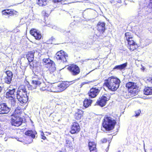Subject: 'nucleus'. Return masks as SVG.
Returning <instances> with one entry per match:
<instances>
[{
  "label": "nucleus",
  "mask_w": 152,
  "mask_h": 152,
  "mask_svg": "<svg viewBox=\"0 0 152 152\" xmlns=\"http://www.w3.org/2000/svg\"><path fill=\"white\" fill-rule=\"evenodd\" d=\"M110 97L107 94H104L97 101V104L102 107L105 106L107 102L110 99Z\"/></svg>",
  "instance_id": "1a4fd4ad"
},
{
  "label": "nucleus",
  "mask_w": 152,
  "mask_h": 152,
  "mask_svg": "<svg viewBox=\"0 0 152 152\" xmlns=\"http://www.w3.org/2000/svg\"><path fill=\"white\" fill-rule=\"evenodd\" d=\"M144 93L146 95H149L152 94V87H147L145 88Z\"/></svg>",
  "instance_id": "393cba45"
},
{
  "label": "nucleus",
  "mask_w": 152,
  "mask_h": 152,
  "mask_svg": "<svg viewBox=\"0 0 152 152\" xmlns=\"http://www.w3.org/2000/svg\"><path fill=\"white\" fill-rule=\"evenodd\" d=\"M54 88L53 86L52 87V88Z\"/></svg>",
  "instance_id": "5fc2aeb1"
},
{
  "label": "nucleus",
  "mask_w": 152,
  "mask_h": 152,
  "mask_svg": "<svg viewBox=\"0 0 152 152\" xmlns=\"http://www.w3.org/2000/svg\"><path fill=\"white\" fill-rule=\"evenodd\" d=\"M9 11V10H3L2 11V15H10V13L9 12H7Z\"/></svg>",
  "instance_id": "72a5a7b5"
},
{
  "label": "nucleus",
  "mask_w": 152,
  "mask_h": 152,
  "mask_svg": "<svg viewBox=\"0 0 152 152\" xmlns=\"http://www.w3.org/2000/svg\"><path fill=\"white\" fill-rule=\"evenodd\" d=\"M126 40L127 41L128 44V47L131 51H133L137 48V45L134 40L133 38L129 39Z\"/></svg>",
  "instance_id": "ddd939ff"
},
{
  "label": "nucleus",
  "mask_w": 152,
  "mask_h": 152,
  "mask_svg": "<svg viewBox=\"0 0 152 152\" xmlns=\"http://www.w3.org/2000/svg\"><path fill=\"white\" fill-rule=\"evenodd\" d=\"M88 146L90 152H96V143L95 142L90 141L88 142Z\"/></svg>",
  "instance_id": "4be33fe9"
},
{
  "label": "nucleus",
  "mask_w": 152,
  "mask_h": 152,
  "mask_svg": "<svg viewBox=\"0 0 152 152\" xmlns=\"http://www.w3.org/2000/svg\"><path fill=\"white\" fill-rule=\"evenodd\" d=\"M92 101L90 99H86L83 101V105L84 107L87 108L91 105Z\"/></svg>",
  "instance_id": "a878e982"
},
{
  "label": "nucleus",
  "mask_w": 152,
  "mask_h": 152,
  "mask_svg": "<svg viewBox=\"0 0 152 152\" xmlns=\"http://www.w3.org/2000/svg\"><path fill=\"white\" fill-rule=\"evenodd\" d=\"M0 134H2V132H1V133H0Z\"/></svg>",
  "instance_id": "4d7b16f0"
},
{
  "label": "nucleus",
  "mask_w": 152,
  "mask_h": 152,
  "mask_svg": "<svg viewBox=\"0 0 152 152\" xmlns=\"http://www.w3.org/2000/svg\"><path fill=\"white\" fill-rule=\"evenodd\" d=\"M66 147H67L69 148L72 146V143H71V142L69 140H66Z\"/></svg>",
  "instance_id": "f704fd0d"
},
{
  "label": "nucleus",
  "mask_w": 152,
  "mask_h": 152,
  "mask_svg": "<svg viewBox=\"0 0 152 152\" xmlns=\"http://www.w3.org/2000/svg\"><path fill=\"white\" fill-rule=\"evenodd\" d=\"M17 99L21 104L26 103L28 101L26 88L24 86H20L16 92Z\"/></svg>",
  "instance_id": "f03ea898"
},
{
  "label": "nucleus",
  "mask_w": 152,
  "mask_h": 152,
  "mask_svg": "<svg viewBox=\"0 0 152 152\" xmlns=\"http://www.w3.org/2000/svg\"><path fill=\"white\" fill-rule=\"evenodd\" d=\"M16 139L18 140L20 142H23L22 139L19 138L18 137H16Z\"/></svg>",
  "instance_id": "79ce46f5"
},
{
  "label": "nucleus",
  "mask_w": 152,
  "mask_h": 152,
  "mask_svg": "<svg viewBox=\"0 0 152 152\" xmlns=\"http://www.w3.org/2000/svg\"><path fill=\"white\" fill-rule=\"evenodd\" d=\"M6 136H7V137L9 138H13L15 137H13V136H9L8 135H7Z\"/></svg>",
  "instance_id": "37998d69"
},
{
  "label": "nucleus",
  "mask_w": 152,
  "mask_h": 152,
  "mask_svg": "<svg viewBox=\"0 0 152 152\" xmlns=\"http://www.w3.org/2000/svg\"><path fill=\"white\" fill-rule=\"evenodd\" d=\"M143 147H144V150H145V152H146L145 149V145L144 143Z\"/></svg>",
  "instance_id": "8fccbe9b"
},
{
  "label": "nucleus",
  "mask_w": 152,
  "mask_h": 152,
  "mask_svg": "<svg viewBox=\"0 0 152 152\" xmlns=\"http://www.w3.org/2000/svg\"><path fill=\"white\" fill-rule=\"evenodd\" d=\"M29 64L31 66V67L32 68H34L38 66L37 65V64L36 62L32 61V62H29Z\"/></svg>",
  "instance_id": "7c9ffc66"
},
{
  "label": "nucleus",
  "mask_w": 152,
  "mask_h": 152,
  "mask_svg": "<svg viewBox=\"0 0 152 152\" xmlns=\"http://www.w3.org/2000/svg\"><path fill=\"white\" fill-rule=\"evenodd\" d=\"M83 113V111L81 110V112L80 113H76L75 114V118L77 120H79L82 116V114Z\"/></svg>",
  "instance_id": "cd10ccee"
},
{
  "label": "nucleus",
  "mask_w": 152,
  "mask_h": 152,
  "mask_svg": "<svg viewBox=\"0 0 152 152\" xmlns=\"http://www.w3.org/2000/svg\"><path fill=\"white\" fill-rule=\"evenodd\" d=\"M127 63H125L122 64L115 66L113 68V69H118L121 70L125 69L127 66Z\"/></svg>",
  "instance_id": "b1692460"
},
{
  "label": "nucleus",
  "mask_w": 152,
  "mask_h": 152,
  "mask_svg": "<svg viewBox=\"0 0 152 152\" xmlns=\"http://www.w3.org/2000/svg\"><path fill=\"white\" fill-rule=\"evenodd\" d=\"M15 91V88H12L10 87L8 88L6 92V95L8 96L12 97V96L13 95Z\"/></svg>",
  "instance_id": "5701e85b"
},
{
  "label": "nucleus",
  "mask_w": 152,
  "mask_h": 152,
  "mask_svg": "<svg viewBox=\"0 0 152 152\" xmlns=\"http://www.w3.org/2000/svg\"><path fill=\"white\" fill-rule=\"evenodd\" d=\"M149 5L151 7H152V0H149Z\"/></svg>",
  "instance_id": "a19ab883"
},
{
  "label": "nucleus",
  "mask_w": 152,
  "mask_h": 152,
  "mask_svg": "<svg viewBox=\"0 0 152 152\" xmlns=\"http://www.w3.org/2000/svg\"><path fill=\"white\" fill-rule=\"evenodd\" d=\"M37 3L40 6H44L46 5L48 2V0H37Z\"/></svg>",
  "instance_id": "bb28decb"
},
{
  "label": "nucleus",
  "mask_w": 152,
  "mask_h": 152,
  "mask_svg": "<svg viewBox=\"0 0 152 152\" xmlns=\"http://www.w3.org/2000/svg\"><path fill=\"white\" fill-rule=\"evenodd\" d=\"M2 90V88L0 86V93L1 92Z\"/></svg>",
  "instance_id": "09e8293b"
},
{
  "label": "nucleus",
  "mask_w": 152,
  "mask_h": 152,
  "mask_svg": "<svg viewBox=\"0 0 152 152\" xmlns=\"http://www.w3.org/2000/svg\"><path fill=\"white\" fill-rule=\"evenodd\" d=\"M141 70L144 71L145 69V68H144L143 66H142V68H141Z\"/></svg>",
  "instance_id": "de8ad7c7"
},
{
  "label": "nucleus",
  "mask_w": 152,
  "mask_h": 152,
  "mask_svg": "<svg viewBox=\"0 0 152 152\" xmlns=\"http://www.w3.org/2000/svg\"><path fill=\"white\" fill-rule=\"evenodd\" d=\"M80 130V126L78 123L76 122L73 123L72 125L70 132L72 134H77Z\"/></svg>",
  "instance_id": "4468645a"
},
{
  "label": "nucleus",
  "mask_w": 152,
  "mask_h": 152,
  "mask_svg": "<svg viewBox=\"0 0 152 152\" xmlns=\"http://www.w3.org/2000/svg\"><path fill=\"white\" fill-rule=\"evenodd\" d=\"M8 138L7 137V136H6V137L4 138V140L5 141H7Z\"/></svg>",
  "instance_id": "a18cd8bd"
},
{
  "label": "nucleus",
  "mask_w": 152,
  "mask_h": 152,
  "mask_svg": "<svg viewBox=\"0 0 152 152\" xmlns=\"http://www.w3.org/2000/svg\"><path fill=\"white\" fill-rule=\"evenodd\" d=\"M42 63L46 67L48 68L51 73H53L56 70L55 64L54 62L49 58H44L42 60Z\"/></svg>",
  "instance_id": "39448f33"
},
{
  "label": "nucleus",
  "mask_w": 152,
  "mask_h": 152,
  "mask_svg": "<svg viewBox=\"0 0 152 152\" xmlns=\"http://www.w3.org/2000/svg\"><path fill=\"white\" fill-rule=\"evenodd\" d=\"M101 141L102 143H104L107 141V140L106 138H104L101 140Z\"/></svg>",
  "instance_id": "e433bc0d"
},
{
  "label": "nucleus",
  "mask_w": 152,
  "mask_h": 152,
  "mask_svg": "<svg viewBox=\"0 0 152 152\" xmlns=\"http://www.w3.org/2000/svg\"><path fill=\"white\" fill-rule=\"evenodd\" d=\"M126 87L128 88L129 91H130V92L132 93L135 91L134 89H135L137 87L136 83L133 82H129L126 84Z\"/></svg>",
  "instance_id": "dca6fc26"
},
{
  "label": "nucleus",
  "mask_w": 152,
  "mask_h": 152,
  "mask_svg": "<svg viewBox=\"0 0 152 152\" xmlns=\"http://www.w3.org/2000/svg\"><path fill=\"white\" fill-rule=\"evenodd\" d=\"M104 120L102 125L106 130L110 131L113 129L116 123L115 120L109 116L105 117Z\"/></svg>",
  "instance_id": "7ed1b4c3"
},
{
  "label": "nucleus",
  "mask_w": 152,
  "mask_h": 152,
  "mask_svg": "<svg viewBox=\"0 0 152 152\" xmlns=\"http://www.w3.org/2000/svg\"><path fill=\"white\" fill-rule=\"evenodd\" d=\"M126 39H129L132 38V36L131 33L126 32L125 34Z\"/></svg>",
  "instance_id": "c756f323"
},
{
  "label": "nucleus",
  "mask_w": 152,
  "mask_h": 152,
  "mask_svg": "<svg viewBox=\"0 0 152 152\" xmlns=\"http://www.w3.org/2000/svg\"><path fill=\"white\" fill-rule=\"evenodd\" d=\"M42 77V76L40 77L37 75L33 77L31 83V89L36 88L38 86L41 87V85H45Z\"/></svg>",
  "instance_id": "20e7f679"
},
{
  "label": "nucleus",
  "mask_w": 152,
  "mask_h": 152,
  "mask_svg": "<svg viewBox=\"0 0 152 152\" xmlns=\"http://www.w3.org/2000/svg\"><path fill=\"white\" fill-rule=\"evenodd\" d=\"M118 152H121V151H119Z\"/></svg>",
  "instance_id": "6e6d98bb"
},
{
  "label": "nucleus",
  "mask_w": 152,
  "mask_h": 152,
  "mask_svg": "<svg viewBox=\"0 0 152 152\" xmlns=\"http://www.w3.org/2000/svg\"><path fill=\"white\" fill-rule=\"evenodd\" d=\"M140 113H141V111L140 110H138L137 111H136L135 112V114H135V116L136 117H137L139 115Z\"/></svg>",
  "instance_id": "c9c22d12"
},
{
  "label": "nucleus",
  "mask_w": 152,
  "mask_h": 152,
  "mask_svg": "<svg viewBox=\"0 0 152 152\" xmlns=\"http://www.w3.org/2000/svg\"><path fill=\"white\" fill-rule=\"evenodd\" d=\"M37 132L35 131H33L32 130H28L25 132V134L26 135L30 136L31 138H30V141L28 142L29 143H31L33 141L32 138H34L35 137V134Z\"/></svg>",
  "instance_id": "6ab92c4d"
},
{
  "label": "nucleus",
  "mask_w": 152,
  "mask_h": 152,
  "mask_svg": "<svg viewBox=\"0 0 152 152\" xmlns=\"http://www.w3.org/2000/svg\"><path fill=\"white\" fill-rule=\"evenodd\" d=\"M58 152H62L61 151H58Z\"/></svg>",
  "instance_id": "864d4df0"
},
{
  "label": "nucleus",
  "mask_w": 152,
  "mask_h": 152,
  "mask_svg": "<svg viewBox=\"0 0 152 152\" xmlns=\"http://www.w3.org/2000/svg\"><path fill=\"white\" fill-rule=\"evenodd\" d=\"M105 23L103 22L99 21L97 24L96 29L99 33L96 35L98 37H103V34L106 30Z\"/></svg>",
  "instance_id": "0eeeda50"
},
{
  "label": "nucleus",
  "mask_w": 152,
  "mask_h": 152,
  "mask_svg": "<svg viewBox=\"0 0 152 152\" xmlns=\"http://www.w3.org/2000/svg\"><path fill=\"white\" fill-rule=\"evenodd\" d=\"M52 28L54 29H57V30H58L59 29V28L57 26H52Z\"/></svg>",
  "instance_id": "ea45409f"
},
{
  "label": "nucleus",
  "mask_w": 152,
  "mask_h": 152,
  "mask_svg": "<svg viewBox=\"0 0 152 152\" xmlns=\"http://www.w3.org/2000/svg\"><path fill=\"white\" fill-rule=\"evenodd\" d=\"M55 39V38H53V37H52L50 39V40H51L52 41H53Z\"/></svg>",
  "instance_id": "49530a36"
},
{
  "label": "nucleus",
  "mask_w": 152,
  "mask_h": 152,
  "mask_svg": "<svg viewBox=\"0 0 152 152\" xmlns=\"http://www.w3.org/2000/svg\"><path fill=\"white\" fill-rule=\"evenodd\" d=\"M12 31L14 33H17L18 32H19L20 30L18 29H15L13 30Z\"/></svg>",
  "instance_id": "4c0bfd02"
},
{
  "label": "nucleus",
  "mask_w": 152,
  "mask_h": 152,
  "mask_svg": "<svg viewBox=\"0 0 152 152\" xmlns=\"http://www.w3.org/2000/svg\"><path fill=\"white\" fill-rule=\"evenodd\" d=\"M53 1L55 3L60 2H61L62 1H64L65 0H53Z\"/></svg>",
  "instance_id": "58836bf2"
},
{
  "label": "nucleus",
  "mask_w": 152,
  "mask_h": 152,
  "mask_svg": "<svg viewBox=\"0 0 152 152\" xmlns=\"http://www.w3.org/2000/svg\"><path fill=\"white\" fill-rule=\"evenodd\" d=\"M146 11L144 9H142L138 11V14L137 17L138 19L145 17L146 15L148 14V12Z\"/></svg>",
  "instance_id": "aec40b11"
},
{
  "label": "nucleus",
  "mask_w": 152,
  "mask_h": 152,
  "mask_svg": "<svg viewBox=\"0 0 152 152\" xmlns=\"http://www.w3.org/2000/svg\"><path fill=\"white\" fill-rule=\"evenodd\" d=\"M37 53V50H32L29 52L26 55V57L29 62L33 61L34 59V54Z\"/></svg>",
  "instance_id": "412c9836"
},
{
  "label": "nucleus",
  "mask_w": 152,
  "mask_h": 152,
  "mask_svg": "<svg viewBox=\"0 0 152 152\" xmlns=\"http://www.w3.org/2000/svg\"><path fill=\"white\" fill-rule=\"evenodd\" d=\"M67 69L73 75H76L80 72V69L79 67L75 65H72L69 66Z\"/></svg>",
  "instance_id": "9d476101"
},
{
  "label": "nucleus",
  "mask_w": 152,
  "mask_h": 152,
  "mask_svg": "<svg viewBox=\"0 0 152 152\" xmlns=\"http://www.w3.org/2000/svg\"><path fill=\"white\" fill-rule=\"evenodd\" d=\"M150 81L152 83V78L151 79Z\"/></svg>",
  "instance_id": "603ef678"
},
{
  "label": "nucleus",
  "mask_w": 152,
  "mask_h": 152,
  "mask_svg": "<svg viewBox=\"0 0 152 152\" xmlns=\"http://www.w3.org/2000/svg\"><path fill=\"white\" fill-rule=\"evenodd\" d=\"M5 82L8 84L11 83L12 80V78L6 76L4 79Z\"/></svg>",
  "instance_id": "c85d7f7f"
},
{
  "label": "nucleus",
  "mask_w": 152,
  "mask_h": 152,
  "mask_svg": "<svg viewBox=\"0 0 152 152\" xmlns=\"http://www.w3.org/2000/svg\"><path fill=\"white\" fill-rule=\"evenodd\" d=\"M120 83L121 81L119 79L111 77L105 81L104 84L108 89L115 91L119 88Z\"/></svg>",
  "instance_id": "f257e3e1"
},
{
  "label": "nucleus",
  "mask_w": 152,
  "mask_h": 152,
  "mask_svg": "<svg viewBox=\"0 0 152 152\" xmlns=\"http://www.w3.org/2000/svg\"><path fill=\"white\" fill-rule=\"evenodd\" d=\"M100 90L96 88H93L91 89L89 92L88 93L89 96L91 98L96 97L98 94Z\"/></svg>",
  "instance_id": "2eb2a0df"
},
{
  "label": "nucleus",
  "mask_w": 152,
  "mask_h": 152,
  "mask_svg": "<svg viewBox=\"0 0 152 152\" xmlns=\"http://www.w3.org/2000/svg\"><path fill=\"white\" fill-rule=\"evenodd\" d=\"M7 76L6 77L12 78L13 74L12 72L10 71H7L5 72Z\"/></svg>",
  "instance_id": "2f4dec72"
},
{
  "label": "nucleus",
  "mask_w": 152,
  "mask_h": 152,
  "mask_svg": "<svg viewBox=\"0 0 152 152\" xmlns=\"http://www.w3.org/2000/svg\"><path fill=\"white\" fill-rule=\"evenodd\" d=\"M42 87L40 88V90L42 91H45L47 90V91H51V90H52V89L49 90L48 89V88H47V86H46L45 85H41V87H42Z\"/></svg>",
  "instance_id": "473e14b6"
},
{
  "label": "nucleus",
  "mask_w": 152,
  "mask_h": 152,
  "mask_svg": "<svg viewBox=\"0 0 152 152\" xmlns=\"http://www.w3.org/2000/svg\"><path fill=\"white\" fill-rule=\"evenodd\" d=\"M10 110V108L6 103H2L0 104V114H7Z\"/></svg>",
  "instance_id": "f8f14e48"
},
{
  "label": "nucleus",
  "mask_w": 152,
  "mask_h": 152,
  "mask_svg": "<svg viewBox=\"0 0 152 152\" xmlns=\"http://www.w3.org/2000/svg\"><path fill=\"white\" fill-rule=\"evenodd\" d=\"M11 99H10L9 100V103L11 105V107H13L15 109L16 108L15 110V112L16 113H18L17 112V110H19V109L18 107H17V100H16L15 99L13 98V97H12Z\"/></svg>",
  "instance_id": "a211bd4d"
},
{
  "label": "nucleus",
  "mask_w": 152,
  "mask_h": 152,
  "mask_svg": "<svg viewBox=\"0 0 152 152\" xmlns=\"http://www.w3.org/2000/svg\"><path fill=\"white\" fill-rule=\"evenodd\" d=\"M30 34L33 36L36 39L39 40L42 37L41 34L40 33L39 31L36 29H33L30 31Z\"/></svg>",
  "instance_id": "f3484780"
},
{
  "label": "nucleus",
  "mask_w": 152,
  "mask_h": 152,
  "mask_svg": "<svg viewBox=\"0 0 152 152\" xmlns=\"http://www.w3.org/2000/svg\"><path fill=\"white\" fill-rule=\"evenodd\" d=\"M41 138L44 140L46 139V137L44 136H42Z\"/></svg>",
  "instance_id": "c03bdc74"
},
{
  "label": "nucleus",
  "mask_w": 152,
  "mask_h": 152,
  "mask_svg": "<svg viewBox=\"0 0 152 152\" xmlns=\"http://www.w3.org/2000/svg\"><path fill=\"white\" fill-rule=\"evenodd\" d=\"M54 58L60 62L66 64L68 60V56L66 53L62 50H61L57 53Z\"/></svg>",
  "instance_id": "423d86ee"
},
{
  "label": "nucleus",
  "mask_w": 152,
  "mask_h": 152,
  "mask_svg": "<svg viewBox=\"0 0 152 152\" xmlns=\"http://www.w3.org/2000/svg\"><path fill=\"white\" fill-rule=\"evenodd\" d=\"M44 134L43 133V132H42L41 134V137H42V136H44Z\"/></svg>",
  "instance_id": "3c124183"
},
{
  "label": "nucleus",
  "mask_w": 152,
  "mask_h": 152,
  "mask_svg": "<svg viewBox=\"0 0 152 152\" xmlns=\"http://www.w3.org/2000/svg\"><path fill=\"white\" fill-rule=\"evenodd\" d=\"M22 119L18 115H14L12 116L11 123L12 126H18L22 124Z\"/></svg>",
  "instance_id": "6e6552de"
},
{
  "label": "nucleus",
  "mask_w": 152,
  "mask_h": 152,
  "mask_svg": "<svg viewBox=\"0 0 152 152\" xmlns=\"http://www.w3.org/2000/svg\"><path fill=\"white\" fill-rule=\"evenodd\" d=\"M69 86L68 84L66 82L61 83L58 85L56 88L55 91L51 90V91L53 92H61L64 90Z\"/></svg>",
  "instance_id": "9b49d317"
},
{
  "label": "nucleus",
  "mask_w": 152,
  "mask_h": 152,
  "mask_svg": "<svg viewBox=\"0 0 152 152\" xmlns=\"http://www.w3.org/2000/svg\"><path fill=\"white\" fill-rule=\"evenodd\" d=\"M63 33H64V34L65 33V32H63Z\"/></svg>",
  "instance_id": "13d9d810"
}]
</instances>
